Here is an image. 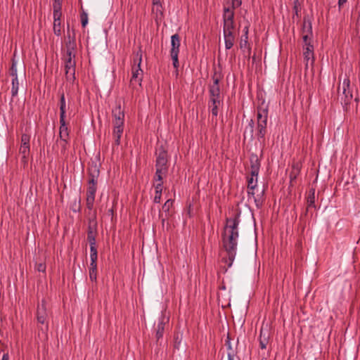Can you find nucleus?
<instances>
[{"mask_svg": "<svg viewBox=\"0 0 360 360\" xmlns=\"http://www.w3.org/2000/svg\"><path fill=\"white\" fill-rule=\"evenodd\" d=\"M239 218L240 213L235 214L233 218H227L221 233L222 246L226 252V256L221 259V261L226 264L224 272H226L228 269L232 266L236 255L238 238L239 237Z\"/></svg>", "mask_w": 360, "mask_h": 360, "instance_id": "nucleus-1", "label": "nucleus"}, {"mask_svg": "<svg viewBox=\"0 0 360 360\" xmlns=\"http://www.w3.org/2000/svg\"><path fill=\"white\" fill-rule=\"evenodd\" d=\"M269 103L263 100L257 107V127L255 136L259 143H264L267 132Z\"/></svg>", "mask_w": 360, "mask_h": 360, "instance_id": "nucleus-2", "label": "nucleus"}, {"mask_svg": "<svg viewBox=\"0 0 360 360\" xmlns=\"http://www.w3.org/2000/svg\"><path fill=\"white\" fill-rule=\"evenodd\" d=\"M142 62V50L141 47H139V51L134 56L133 59V65L131 68V78L130 80V85L134 86L135 84H138L139 86L141 85V82L143 80V72L141 68V64Z\"/></svg>", "mask_w": 360, "mask_h": 360, "instance_id": "nucleus-3", "label": "nucleus"}, {"mask_svg": "<svg viewBox=\"0 0 360 360\" xmlns=\"http://www.w3.org/2000/svg\"><path fill=\"white\" fill-rule=\"evenodd\" d=\"M37 327L42 333H46L49 330L48 313L45 300L39 304L37 309Z\"/></svg>", "mask_w": 360, "mask_h": 360, "instance_id": "nucleus-4", "label": "nucleus"}, {"mask_svg": "<svg viewBox=\"0 0 360 360\" xmlns=\"http://www.w3.org/2000/svg\"><path fill=\"white\" fill-rule=\"evenodd\" d=\"M221 79L222 75L221 72L214 70L213 75L212 76L213 83L208 86L209 98H222L219 86V81Z\"/></svg>", "mask_w": 360, "mask_h": 360, "instance_id": "nucleus-5", "label": "nucleus"}, {"mask_svg": "<svg viewBox=\"0 0 360 360\" xmlns=\"http://www.w3.org/2000/svg\"><path fill=\"white\" fill-rule=\"evenodd\" d=\"M75 54H68L65 56V70L67 81L73 82L75 79Z\"/></svg>", "mask_w": 360, "mask_h": 360, "instance_id": "nucleus-6", "label": "nucleus"}, {"mask_svg": "<svg viewBox=\"0 0 360 360\" xmlns=\"http://www.w3.org/2000/svg\"><path fill=\"white\" fill-rule=\"evenodd\" d=\"M234 11L230 8H224V27L223 32L226 34L227 32H233L234 29Z\"/></svg>", "mask_w": 360, "mask_h": 360, "instance_id": "nucleus-7", "label": "nucleus"}, {"mask_svg": "<svg viewBox=\"0 0 360 360\" xmlns=\"http://www.w3.org/2000/svg\"><path fill=\"white\" fill-rule=\"evenodd\" d=\"M155 155V168H162L168 170V155L163 146H160L157 148Z\"/></svg>", "mask_w": 360, "mask_h": 360, "instance_id": "nucleus-8", "label": "nucleus"}, {"mask_svg": "<svg viewBox=\"0 0 360 360\" xmlns=\"http://www.w3.org/2000/svg\"><path fill=\"white\" fill-rule=\"evenodd\" d=\"M342 88V94L339 93L338 98L340 99L342 105L344 107H346L347 105L350 104L353 98V94L350 89L349 79L344 80Z\"/></svg>", "mask_w": 360, "mask_h": 360, "instance_id": "nucleus-9", "label": "nucleus"}, {"mask_svg": "<svg viewBox=\"0 0 360 360\" xmlns=\"http://www.w3.org/2000/svg\"><path fill=\"white\" fill-rule=\"evenodd\" d=\"M9 75L11 76V96L15 97L18 95L19 89V81L18 78V70L16 67V62L13 60L11 67L9 69Z\"/></svg>", "mask_w": 360, "mask_h": 360, "instance_id": "nucleus-10", "label": "nucleus"}, {"mask_svg": "<svg viewBox=\"0 0 360 360\" xmlns=\"http://www.w3.org/2000/svg\"><path fill=\"white\" fill-rule=\"evenodd\" d=\"M250 176H249L257 179L261 163H260V160L257 154L252 153L250 155Z\"/></svg>", "mask_w": 360, "mask_h": 360, "instance_id": "nucleus-11", "label": "nucleus"}, {"mask_svg": "<svg viewBox=\"0 0 360 360\" xmlns=\"http://www.w3.org/2000/svg\"><path fill=\"white\" fill-rule=\"evenodd\" d=\"M264 190H262L259 194L255 195V189L248 188V200L252 199L255 203L256 207L259 209L262 207L264 202Z\"/></svg>", "mask_w": 360, "mask_h": 360, "instance_id": "nucleus-12", "label": "nucleus"}, {"mask_svg": "<svg viewBox=\"0 0 360 360\" xmlns=\"http://www.w3.org/2000/svg\"><path fill=\"white\" fill-rule=\"evenodd\" d=\"M67 36L68 37V41L66 42V53L72 54L74 53L73 51L76 48V41L75 39V31L74 30L70 31L69 25H68Z\"/></svg>", "mask_w": 360, "mask_h": 360, "instance_id": "nucleus-13", "label": "nucleus"}, {"mask_svg": "<svg viewBox=\"0 0 360 360\" xmlns=\"http://www.w3.org/2000/svg\"><path fill=\"white\" fill-rule=\"evenodd\" d=\"M221 103L222 98H209L207 105L212 117H217Z\"/></svg>", "mask_w": 360, "mask_h": 360, "instance_id": "nucleus-14", "label": "nucleus"}, {"mask_svg": "<svg viewBox=\"0 0 360 360\" xmlns=\"http://www.w3.org/2000/svg\"><path fill=\"white\" fill-rule=\"evenodd\" d=\"M97 186H88L86 191V207L91 210L94 207Z\"/></svg>", "mask_w": 360, "mask_h": 360, "instance_id": "nucleus-15", "label": "nucleus"}, {"mask_svg": "<svg viewBox=\"0 0 360 360\" xmlns=\"http://www.w3.org/2000/svg\"><path fill=\"white\" fill-rule=\"evenodd\" d=\"M303 49L304 58V60L306 61V67H307L308 63L310 60L311 65L314 63V46L311 44H307L306 45H304Z\"/></svg>", "mask_w": 360, "mask_h": 360, "instance_id": "nucleus-16", "label": "nucleus"}, {"mask_svg": "<svg viewBox=\"0 0 360 360\" xmlns=\"http://www.w3.org/2000/svg\"><path fill=\"white\" fill-rule=\"evenodd\" d=\"M270 339V333L267 328H264L263 327L260 330L259 335V347L262 349H264L266 348V346L269 342Z\"/></svg>", "mask_w": 360, "mask_h": 360, "instance_id": "nucleus-17", "label": "nucleus"}, {"mask_svg": "<svg viewBox=\"0 0 360 360\" xmlns=\"http://www.w3.org/2000/svg\"><path fill=\"white\" fill-rule=\"evenodd\" d=\"M315 188H311L309 189L308 195L307 197V209L305 211L304 214L307 215L311 208L316 209V205H315Z\"/></svg>", "mask_w": 360, "mask_h": 360, "instance_id": "nucleus-18", "label": "nucleus"}, {"mask_svg": "<svg viewBox=\"0 0 360 360\" xmlns=\"http://www.w3.org/2000/svg\"><path fill=\"white\" fill-rule=\"evenodd\" d=\"M168 321V319L165 316L162 315L159 319V321L156 328L155 338L157 342L162 338L165 331V325Z\"/></svg>", "mask_w": 360, "mask_h": 360, "instance_id": "nucleus-19", "label": "nucleus"}, {"mask_svg": "<svg viewBox=\"0 0 360 360\" xmlns=\"http://www.w3.org/2000/svg\"><path fill=\"white\" fill-rule=\"evenodd\" d=\"M171 46L170 54H179L180 47V37L178 34H174L171 37Z\"/></svg>", "mask_w": 360, "mask_h": 360, "instance_id": "nucleus-20", "label": "nucleus"}, {"mask_svg": "<svg viewBox=\"0 0 360 360\" xmlns=\"http://www.w3.org/2000/svg\"><path fill=\"white\" fill-rule=\"evenodd\" d=\"M59 137L60 139H69V129L65 119H60Z\"/></svg>", "mask_w": 360, "mask_h": 360, "instance_id": "nucleus-21", "label": "nucleus"}, {"mask_svg": "<svg viewBox=\"0 0 360 360\" xmlns=\"http://www.w3.org/2000/svg\"><path fill=\"white\" fill-rule=\"evenodd\" d=\"M59 107H60V119H65L66 118V110L67 108H69L66 104L65 94L63 92L60 94V101H59Z\"/></svg>", "mask_w": 360, "mask_h": 360, "instance_id": "nucleus-22", "label": "nucleus"}, {"mask_svg": "<svg viewBox=\"0 0 360 360\" xmlns=\"http://www.w3.org/2000/svg\"><path fill=\"white\" fill-rule=\"evenodd\" d=\"M302 33L307 34H313L311 21L309 16H304L303 18Z\"/></svg>", "mask_w": 360, "mask_h": 360, "instance_id": "nucleus-23", "label": "nucleus"}, {"mask_svg": "<svg viewBox=\"0 0 360 360\" xmlns=\"http://www.w3.org/2000/svg\"><path fill=\"white\" fill-rule=\"evenodd\" d=\"M224 38L225 41V47L226 49H230L233 47L235 41V36L233 32H227L224 34Z\"/></svg>", "mask_w": 360, "mask_h": 360, "instance_id": "nucleus-24", "label": "nucleus"}, {"mask_svg": "<svg viewBox=\"0 0 360 360\" xmlns=\"http://www.w3.org/2000/svg\"><path fill=\"white\" fill-rule=\"evenodd\" d=\"M113 120H124V112L122 108L121 104L118 103L112 111Z\"/></svg>", "mask_w": 360, "mask_h": 360, "instance_id": "nucleus-25", "label": "nucleus"}, {"mask_svg": "<svg viewBox=\"0 0 360 360\" xmlns=\"http://www.w3.org/2000/svg\"><path fill=\"white\" fill-rule=\"evenodd\" d=\"M155 186V194L153 199L155 203H160L162 197L163 183H158Z\"/></svg>", "mask_w": 360, "mask_h": 360, "instance_id": "nucleus-26", "label": "nucleus"}, {"mask_svg": "<svg viewBox=\"0 0 360 360\" xmlns=\"http://www.w3.org/2000/svg\"><path fill=\"white\" fill-rule=\"evenodd\" d=\"M168 170L165 169L156 168L155 174L153 177L155 181L158 183H163V176H165Z\"/></svg>", "mask_w": 360, "mask_h": 360, "instance_id": "nucleus-27", "label": "nucleus"}, {"mask_svg": "<svg viewBox=\"0 0 360 360\" xmlns=\"http://www.w3.org/2000/svg\"><path fill=\"white\" fill-rule=\"evenodd\" d=\"M300 169L301 167L299 163L294 164L292 166V169L289 175L291 183L296 180L297 177L300 174Z\"/></svg>", "mask_w": 360, "mask_h": 360, "instance_id": "nucleus-28", "label": "nucleus"}, {"mask_svg": "<svg viewBox=\"0 0 360 360\" xmlns=\"http://www.w3.org/2000/svg\"><path fill=\"white\" fill-rule=\"evenodd\" d=\"M244 34H243L240 42V49L245 48L248 45V26H245L243 29Z\"/></svg>", "mask_w": 360, "mask_h": 360, "instance_id": "nucleus-29", "label": "nucleus"}, {"mask_svg": "<svg viewBox=\"0 0 360 360\" xmlns=\"http://www.w3.org/2000/svg\"><path fill=\"white\" fill-rule=\"evenodd\" d=\"M123 130L124 129H113L112 136L116 146H119L120 144V138L123 133Z\"/></svg>", "mask_w": 360, "mask_h": 360, "instance_id": "nucleus-30", "label": "nucleus"}, {"mask_svg": "<svg viewBox=\"0 0 360 360\" xmlns=\"http://www.w3.org/2000/svg\"><path fill=\"white\" fill-rule=\"evenodd\" d=\"M254 128H255V122L253 120L251 119L249 121L248 127L245 129V130L244 131V136L245 137L246 134L248 133L250 139H253Z\"/></svg>", "mask_w": 360, "mask_h": 360, "instance_id": "nucleus-31", "label": "nucleus"}, {"mask_svg": "<svg viewBox=\"0 0 360 360\" xmlns=\"http://www.w3.org/2000/svg\"><path fill=\"white\" fill-rule=\"evenodd\" d=\"M89 278L93 282H96L97 279V265L90 264Z\"/></svg>", "mask_w": 360, "mask_h": 360, "instance_id": "nucleus-32", "label": "nucleus"}, {"mask_svg": "<svg viewBox=\"0 0 360 360\" xmlns=\"http://www.w3.org/2000/svg\"><path fill=\"white\" fill-rule=\"evenodd\" d=\"M173 202H174V200L169 199V200H167L163 205L162 209V211L165 213V216L170 215L169 210H170L171 207L173 206Z\"/></svg>", "mask_w": 360, "mask_h": 360, "instance_id": "nucleus-33", "label": "nucleus"}, {"mask_svg": "<svg viewBox=\"0 0 360 360\" xmlns=\"http://www.w3.org/2000/svg\"><path fill=\"white\" fill-rule=\"evenodd\" d=\"M182 341V334L177 333L174 336V347L179 349Z\"/></svg>", "mask_w": 360, "mask_h": 360, "instance_id": "nucleus-34", "label": "nucleus"}, {"mask_svg": "<svg viewBox=\"0 0 360 360\" xmlns=\"http://www.w3.org/2000/svg\"><path fill=\"white\" fill-rule=\"evenodd\" d=\"M89 177L98 178L100 171L96 165L92 166L89 169Z\"/></svg>", "mask_w": 360, "mask_h": 360, "instance_id": "nucleus-35", "label": "nucleus"}, {"mask_svg": "<svg viewBox=\"0 0 360 360\" xmlns=\"http://www.w3.org/2000/svg\"><path fill=\"white\" fill-rule=\"evenodd\" d=\"M153 12L155 13L158 17L159 15H163V8L162 4H153Z\"/></svg>", "mask_w": 360, "mask_h": 360, "instance_id": "nucleus-36", "label": "nucleus"}, {"mask_svg": "<svg viewBox=\"0 0 360 360\" xmlns=\"http://www.w3.org/2000/svg\"><path fill=\"white\" fill-rule=\"evenodd\" d=\"M248 181V188L250 189H255L257 186V179L250 177L249 176L247 177Z\"/></svg>", "mask_w": 360, "mask_h": 360, "instance_id": "nucleus-37", "label": "nucleus"}, {"mask_svg": "<svg viewBox=\"0 0 360 360\" xmlns=\"http://www.w3.org/2000/svg\"><path fill=\"white\" fill-rule=\"evenodd\" d=\"M61 22L60 20L56 22L53 21V32L56 36H60L61 34V29H60Z\"/></svg>", "mask_w": 360, "mask_h": 360, "instance_id": "nucleus-38", "label": "nucleus"}, {"mask_svg": "<svg viewBox=\"0 0 360 360\" xmlns=\"http://www.w3.org/2000/svg\"><path fill=\"white\" fill-rule=\"evenodd\" d=\"M124 120L121 119L113 120V129H124Z\"/></svg>", "mask_w": 360, "mask_h": 360, "instance_id": "nucleus-39", "label": "nucleus"}, {"mask_svg": "<svg viewBox=\"0 0 360 360\" xmlns=\"http://www.w3.org/2000/svg\"><path fill=\"white\" fill-rule=\"evenodd\" d=\"M30 153V148L20 147V153L22 155V159L26 160Z\"/></svg>", "mask_w": 360, "mask_h": 360, "instance_id": "nucleus-40", "label": "nucleus"}, {"mask_svg": "<svg viewBox=\"0 0 360 360\" xmlns=\"http://www.w3.org/2000/svg\"><path fill=\"white\" fill-rule=\"evenodd\" d=\"M97 233H91V231H87V240L89 244L96 243V236Z\"/></svg>", "mask_w": 360, "mask_h": 360, "instance_id": "nucleus-41", "label": "nucleus"}, {"mask_svg": "<svg viewBox=\"0 0 360 360\" xmlns=\"http://www.w3.org/2000/svg\"><path fill=\"white\" fill-rule=\"evenodd\" d=\"M170 56H171V58L172 60L173 66L174 68H176L177 70L179 66V59H178L179 54H176V53L170 54Z\"/></svg>", "mask_w": 360, "mask_h": 360, "instance_id": "nucleus-42", "label": "nucleus"}, {"mask_svg": "<svg viewBox=\"0 0 360 360\" xmlns=\"http://www.w3.org/2000/svg\"><path fill=\"white\" fill-rule=\"evenodd\" d=\"M68 143V139H60L61 153L65 154L66 153Z\"/></svg>", "mask_w": 360, "mask_h": 360, "instance_id": "nucleus-43", "label": "nucleus"}, {"mask_svg": "<svg viewBox=\"0 0 360 360\" xmlns=\"http://www.w3.org/2000/svg\"><path fill=\"white\" fill-rule=\"evenodd\" d=\"M81 23L83 27H86L88 23V15L85 12H83L81 15Z\"/></svg>", "mask_w": 360, "mask_h": 360, "instance_id": "nucleus-44", "label": "nucleus"}, {"mask_svg": "<svg viewBox=\"0 0 360 360\" xmlns=\"http://www.w3.org/2000/svg\"><path fill=\"white\" fill-rule=\"evenodd\" d=\"M313 34H302V39L304 42V45H306L307 44H311V40L312 39Z\"/></svg>", "mask_w": 360, "mask_h": 360, "instance_id": "nucleus-45", "label": "nucleus"}, {"mask_svg": "<svg viewBox=\"0 0 360 360\" xmlns=\"http://www.w3.org/2000/svg\"><path fill=\"white\" fill-rule=\"evenodd\" d=\"M62 15L61 10H53V20L56 22L60 20Z\"/></svg>", "mask_w": 360, "mask_h": 360, "instance_id": "nucleus-46", "label": "nucleus"}, {"mask_svg": "<svg viewBox=\"0 0 360 360\" xmlns=\"http://www.w3.org/2000/svg\"><path fill=\"white\" fill-rule=\"evenodd\" d=\"M62 9V0H54L53 4V10Z\"/></svg>", "mask_w": 360, "mask_h": 360, "instance_id": "nucleus-47", "label": "nucleus"}, {"mask_svg": "<svg viewBox=\"0 0 360 360\" xmlns=\"http://www.w3.org/2000/svg\"><path fill=\"white\" fill-rule=\"evenodd\" d=\"M232 8L231 10L234 11L235 8H238L242 4V0H231Z\"/></svg>", "mask_w": 360, "mask_h": 360, "instance_id": "nucleus-48", "label": "nucleus"}, {"mask_svg": "<svg viewBox=\"0 0 360 360\" xmlns=\"http://www.w3.org/2000/svg\"><path fill=\"white\" fill-rule=\"evenodd\" d=\"M98 178L89 177L88 186H97Z\"/></svg>", "mask_w": 360, "mask_h": 360, "instance_id": "nucleus-49", "label": "nucleus"}, {"mask_svg": "<svg viewBox=\"0 0 360 360\" xmlns=\"http://www.w3.org/2000/svg\"><path fill=\"white\" fill-rule=\"evenodd\" d=\"M225 345L227 347L228 352H232L234 351L231 347V339L229 338V335L227 336L226 340H225Z\"/></svg>", "mask_w": 360, "mask_h": 360, "instance_id": "nucleus-50", "label": "nucleus"}, {"mask_svg": "<svg viewBox=\"0 0 360 360\" xmlns=\"http://www.w3.org/2000/svg\"><path fill=\"white\" fill-rule=\"evenodd\" d=\"M30 136L27 134H23L21 136V143H30Z\"/></svg>", "mask_w": 360, "mask_h": 360, "instance_id": "nucleus-51", "label": "nucleus"}, {"mask_svg": "<svg viewBox=\"0 0 360 360\" xmlns=\"http://www.w3.org/2000/svg\"><path fill=\"white\" fill-rule=\"evenodd\" d=\"M91 263L90 264L97 265L98 254H90Z\"/></svg>", "mask_w": 360, "mask_h": 360, "instance_id": "nucleus-52", "label": "nucleus"}, {"mask_svg": "<svg viewBox=\"0 0 360 360\" xmlns=\"http://www.w3.org/2000/svg\"><path fill=\"white\" fill-rule=\"evenodd\" d=\"M37 269L39 272H45L46 271V264L44 263H39L37 264Z\"/></svg>", "mask_w": 360, "mask_h": 360, "instance_id": "nucleus-53", "label": "nucleus"}, {"mask_svg": "<svg viewBox=\"0 0 360 360\" xmlns=\"http://www.w3.org/2000/svg\"><path fill=\"white\" fill-rule=\"evenodd\" d=\"M90 245V254H98L96 243L89 244Z\"/></svg>", "mask_w": 360, "mask_h": 360, "instance_id": "nucleus-54", "label": "nucleus"}, {"mask_svg": "<svg viewBox=\"0 0 360 360\" xmlns=\"http://www.w3.org/2000/svg\"><path fill=\"white\" fill-rule=\"evenodd\" d=\"M87 231H91V233H96V225L95 224L93 225V224H91V223H90L89 225Z\"/></svg>", "mask_w": 360, "mask_h": 360, "instance_id": "nucleus-55", "label": "nucleus"}, {"mask_svg": "<svg viewBox=\"0 0 360 360\" xmlns=\"http://www.w3.org/2000/svg\"><path fill=\"white\" fill-rule=\"evenodd\" d=\"M228 360H234V356L236 355L235 351L228 352Z\"/></svg>", "mask_w": 360, "mask_h": 360, "instance_id": "nucleus-56", "label": "nucleus"}, {"mask_svg": "<svg viewBox=\"0 0 360 360\" xmlns=\"http://www.w3.org/2000/svg\"><path fill=\"white\" fill-rule=\"evenodd\" d=\"M347 1V0H338L339 8H340Z\"/></svg>", "mask_w": 360, "mask_h": 360, "instance_id": "nucleus-57", "label": "nucleus"}, {"mask_svg": "<svg viewBox=\"0 0 360 360\" xmlns=\"http://www.w3.org/2000/svg\"><path fill=\"white\" fill-rule=\"evenodd\" d=\"M1 360H9V356L8 354H4Z\"/></svg>", "mask_w": 360, "mask_h": 360, "instance_id": "nucleus-58", "label": "nucleus"}, {"mask_svg": "<svg viewBox=\"0 0 360 360\" xmlns=\"http://www.w3.org/2000/svg\"><path fill=\"white\" fill-rule=\"evenodd\" d=\"M21 147L30 148V143H22L20 145Z\"/></svg>", "mask_w": 360, "mask_h": 360, "instance_id": "nucleus-59", "label": "nucleus"}, {"mask_svg": "<svg viewBox=\"0 0 360 360\" xmlns=\"http://www.w3.org/2000/svg\"><path fill=\"white\" fill-rule=\"evenodd\" d=\"M162 4L161 0H153V4Z\"/></svg>", "mask_w": 360, "mask_h": 360, "instance_id": "nucleus-60", "label": "nucleus"}, {"mask_svg": "<svg viewBox=\"0 0 360 360\" xmlns=\"http://www.w3.org/2000/svg\"><path fill=\"white\" fill-rule=\"evenodd\" d=\"M359 101V98L358 96H356L354 98V101L356 103V104L358 103Z\"/></svg>", "mask_w": 360, "mask_h": 360, "instance_id": "nucleus-61", "label": "nucleus"}, {"mask_svg": "<svg viewBox=\"0 0 360 360\" xmlns=\"http://www.w3.org/2000/svg\"><path fill=\"white\" fill-rule=\"evenodd\" d=\"M294 9H295V14L297 15H298V11H297V6H295V7H294Z\"/></svg>", "mask_w": 360, "mask_h": 360, "instance_id": "nucleus-62", "label": "nucleus"}, {"mask_svg": "<svg viewBox=\"0 0 360 360\" xmlns=\"http://www.w3.org/2000/svg\"><path fill=\"white\" fill-rule=\"evenodd\" d=\"M159 216H160V217H162V216H163V214H162L161 212H160Z\"/></svg>", "mask_w": 360, "mask_h": 360, "instance_id": "nucleus-63", "label": "nucleus"}, {"mask_svg": "<svg viewBox=\"0 0 360 360\" xmlns=\"http://www.w3.org/2000/svg\"><path fill=\"white\" fill-rule=\"evenodd\" d=\"M80 210V205H78V210Z\"/></svg>", "mask_w": 360, "mask_h": 360, "instance_id": "nucleus-64", "label": "nucleus"}]
</instances>
